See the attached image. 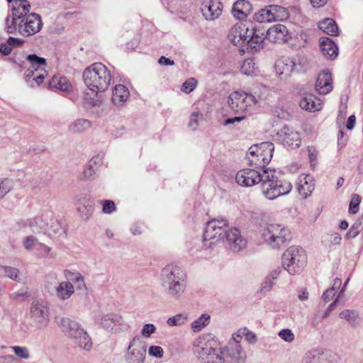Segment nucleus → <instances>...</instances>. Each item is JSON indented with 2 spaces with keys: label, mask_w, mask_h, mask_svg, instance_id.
<instances>
[{
  "label": "nucleus",
  "mask_w": 363,
  "mask_h": 363,
  "mask_svg": "<svg viewBox=\"0 0 363 363\" xmlns=\"http://www.w3.org/2000/svg\"><path fill=\"white\" fill-rule=\"evenodd\" d=\"M74 293V286L69 281H62L60 283L56 289V294L60 299L65 300L69 298Z\"/></svg>",
  "instance_id": "obj_32"
},
{
  "label": "nucleus",
  "mask_w": 363,
  "mask_h": 363,
  "mask_svg": "<svg viewBox=\"0 0 363 363\" xmlns=\"http://www.w3.org/2000/svg\"><path fill=\"white\" fill-rule=\"evenodd\" d=\"M48 76V73L45 70L40 71V74L37 77V78L33 79V82L36 83L37 85L40 84L44 79Z\"/></svg>",
  "instance_id": "obj_57"
},
{
  "label": "nucleus",
  "mask_w": 363,
  "mask_h": 363,
  "mask_svg": "<svg viewBox=\"0 0 363 363\" xmlns=\"http://www.w3.org/2000/svg\"><path fill=\"white\" fill-rule=\"evenodd\" d=\"M228 226L227 220L223 218L209 221L203 233V244L208 248L216 246L221 240Z\"/></svg>",
  "instance_id": "obj_7"
},
{
  "label": "nucleus",
  "mask_w": 363,
  "mask_h": 363,
  "mask_svg": "<svg viewBox=\"0 0 363 363\" xmlns=\"http://www.w3.org/2000/svg\"><path fill=\"white\" fill-rule=\"evenodd\" d=\"M308 263L306 252L301 247L291 246L282 255V266L291 275L303 272Z\"/></svg>",
  "instance_id": "obj_5"
},
{
  "label": "nucleus",
  "mask_w": 363,
  "mask_h": 363,
  "mask_svg": "<svg viewBox=\"0 0 363 363\" xmlns=\"http://www.w3.org/2000/svg\"><path fill=\"white\" fill-rule=\"evenodd\" d=\"M336 295V291L335 289L333 287L331 289H328L323 295V298L325 302H328L333 299V298Z\"/></svg>",
  "instance_id": "obj_52"
},
{
  "label": "nucleus",
  "mask_w": 363,
  "mask_h": 363,
  "mask_svg": "<svg viewBox=\"0 0 363 363\" xmlns=\"http://www.w3.org/2000/svg\"><path fill=\"white\" fill-rule=\"evenodd\" d=\"M279 336L285 342H291L294 339L292 331L289 329H283L279 333Z\"/></svg>",
  "instance_id": "obj_49"
},
{
  "label": "nucleus",
  "mask_w": 363,
  "mask_h": 363,
  "mask_svg": "<svg viewBox=\"0 0 363 363\" xmlns=\"http://www.w3.org/2000/svg\"><path fill=\"white\" fill-rule=\"evenodd\" d=\"M319 45H336L335 43L328 37H321L319 39Z\"/></svg>",
  "instance_id": "obj_54"
},
{
  "label": "nucleus",
  "mask_w": 363,
  "mask_h": 363,
  "mask_svg": "<svg viewBox=\"0 0 363 363\" xmlns=\"http://www.w3.org/2000/svg\"><path fill=\"white\" fill-rule=\"evenodd\" d=\"M128 89L122 84L114 86L112 91V101L116 106L123 104L129 97Z\"/></svg>",
  "instance_id": "obj_26"
},
{
  "label": "nucleus",
  "mask_w": 363,
  "mask_h": 363,
  "mask_svg": "<svg viewBox=\"0 0 363 363\" xmlns=\"http://www.w3.org/2000/svg\"><path fill=\"white\" fill-rule=\"evenodd\" d=\"M281 139L284 144L291 147H297L300 145L301 138L298 132L293 128H284L281 130Z\"/></svg>",
  "instance_id": "obj_23"
},
{
  "label": "nucleus",
  "mask_w": 363,
  "mask_h": 363,
  "mask_svg": "<svg viewBox=\"0 0 363 363\" xmlns=\"http://www.w3.org/2000/svg\"><path fill=\"white\" fill-rule=\"evenodd\" d=\"M296 189L302 199L308 198L315 189L313 177L305 173L300 174L296 183Z\"/></svg>",
  "instance_id": "obj_15"
},
{
  "label": "nucleus",
  "mask_w": 363,
  "mask_h": 363,
  "mask_svg": "<svg viewBox=\"0 0 363 363\" xmlns=\"http://www.w3.org/2000/svg\"><path fill=\"white\" fill-rule=\"evenodd\" d=\"M252 11V5L246 0H238L233 6L231 13L238 20H245Z\"/></svg>",
  "instance_id": "obj_22"
},
{
  "label": "nucleus",
  "mask_w": 363,
  "mask_h": 363,
  "mask_svg": "<svg viewBox=\"0 0 363 363\" xmlns=\"http://www.w3.org/2000/svg\"><path fill=\"white\" fill-rule=\"evenodd\" d=\"M274 150V146L272 143H261L250 146L247 155L251 164L264 167L271 162Z\"/></svg>",
  "instance_id": "obj_6"
},
{
  "label": "nucleus",
  "mask_w": 363,
  "mask_h": 363,
  "mask_svg": "<svg viewBox=\"0 0 363 363\" xmlns=\"http://www.w3.org/2000/svg\"><path fill=\"white\" fill-rule=\"evenodd\" d=\"M57 280L58 279L57 275H51L46 281V287L49 289H52L53 288V284H55Z\"/></svg>",
  "instance_id": "obj_55"
},
{
  "label": "nucleus",
  "mask_w": 363,
  "mask_h": 363,
  "mask_svg": "<svg viewBox=\"0 0 363 363\" xmlns=\"http://www.w3.org/2000/svg\"><path fill=\"white\" fill-rule=\"evenodd\" d=\"M12 350L14 353L20 358L23 359H27L29 358V352L27 348L19 346H14L12 347Z\"/></svg>",
  "instance_id": "obj_48"
},
{
  "label": "nucleus",
  "mask_w": 363,
  "mask_h": 363,
  "mask_svg": "<svg viewBox=\"0 0 363 363\" xmlns=\"http://www.w3.org/2000/svg\"><path fill=\"white\" fill-rule=\"evenodd\" d=\"M226 238L230 249L233 252H240L246 246V241L235 228H231L226 231Z\"/></svg>",
  "instance_id": "obj_21"
},
{
  "label": "nucleus",
  "mask_w": 363,
  "mask_h": 363,
  "mask_svg": "<svg viewBox=\"0 0 363 363\" xmlns=\"http://www.w3.org/2000/svg\"><path fill=\"white\" fill-rule=\"evenodd\" d=\"M187 316L182 314L178 313L174 316L169 317L167 323L169 326H178V325H182L185 324L187 322Z\"/></svg>",
  "instance_id": "obj_42"
},
{
  "label": "nucleus",
  "mask_w": 363,
  "mask_h": 363,
  "mask_svg": "<svg viewBox=\"0 0 363 363\" xmlns=\"http://www.w3.org/2000/svg\"><path fill=\"white\" fill-rule=\"evenodd\" d=\"M159 64L161 65H174V62L172 60H171L169 58H167L165 57H161L160 59H159V61H158Z\"/></svg>",
  "instance_id": "obj_60"
},
{
  "label": "nucleus",
  "mask_w": 363,
  "mask_h": 363,
  "mask_svg": "<svg viewBox=\"0 0 363 363\" xmlns=\"http://www.w3.org/2000/svg\"><path fill=\"white\" fill-rule=\"evenodd\" d=\"M226 353L233 363H245L246 362V352L240 345H237L235 347H228Z\"/></svg>",
  "instance_id": "obj_28"
},
{
  "label": "nucleus",
  "mask_w": 363,
  "mask_h": 363,
  "mask_svg": "<svg viewBox=\"0 0 363 363\" xmlns=\"http://www.w3.org/2000/svg\"><path fill=\"white\" fill-rule=\"evenodd\" d=\"M148 354L155 358H162L164 355V350L160 346L152 345L149 347Z\"/></svg>",
  "instance_id": "obj_47"
},
{
  "label": "nucleus",
  "mask_w": 363,
  "mask_h": 363,
  "mask_svg": "<svg viewBox=\"0 0 363 363\" xmlns=\"http://www.w3.org/2000/svg\"><path fill=\"white\" fill-rule=\"evenodd\" d=\"M243 328H240L237 332L234 333L232 335V338L236 342H240L242 337H244Z\"/></svg>",
  "instance_id": "obj_58"
},
{
  "label": "nucleus",
  "mask_w": 363,
  "mask_h": 363,
  "mask_svg": "<svg viewBox=\"0 0 363 363\" xmlns=\"http://www.w3.org/2000/svg\"><path fill=\"white\" fill-rule=\"evenodd\" d=\"M12 19L10 25L18 24L23 22L30 11V4L28 0H12Z\"/></svg>",
  "instance_id": "obj_17"
},
{
  "label": "nucleus",
  "mask_w": 363,
  "mask_h": 363,
  "mask_svg": "<svg viewBox=\"0 0 363 363\" xmlns=\"http://www.w3.org/2000/svg\"><path fill=\"white\" fill-rule=\"evenodd\" d=\"M201 357L206 359L208 362L217 363L219 359V350L220 348V342L215 338H208L201 344Z\"/></svg>",
  "instance_id": "obj_13"
},
{
  "label": "nucleus",
  "mask_w": 363,
  "mask_h": 363,
  "mask_svg": "<svg viewBox=\"0 0 363 363\" xmlns=\"http://www.w3.org/2000/svg\"><path fill=\"white\" fill-rule=\"evenodd\" d=\"M23 22L18 24L10 25V20L6 19L7 30L9 33L18 31L24 36H29L38 33L43 27L41 17L35 13H30L22 19Z\"/></svg>",
  "instance_id": "obj_8"
},
{
  "label": "nucleus",
  "mask_w": 363,
  "mask_h": 363,
  "mask_svg": "<svg viewBox=\"0 0 363 363\" xmlns=\"http://www.w3.org/2000/svg\"><path fill=\"white\" fill-rule=\"evenodd\" d=\"M31 314L38 328L46 327L50 318L49 304L45 301L35 303L31 308Z\"/></svg>",
  "instance_id": "obj_11"
},
{
  "label": "nucleus",
  "mask_w": 363,
  "mask_h": 363,
  "mask_svg": "<svg viewBox=\"0 0 363 363\" xmlns=\"http://www.w3.org/2000/svg\"><path fill=\"white\" fill-rule=\"evenodd\" d=\"M242 74L247 77H255L259 74V69L251 60L245 61L240 68Z\"/></svg>",
  "instance_id": "obj_36"
},
{
  "label": "nucleus",
  "mask_w": 363,
  "mask_h": 363,
  "mask_svg": "<svg viewBox=\"0 0 363 363\" xmlns=\"http://www.w3.org/2000/svg\"><path fill=\"white\" fill-rule=\"evenodd\" d=\"M322 57L326 60H334L339 55L337 47H320Z\"/></svg>",
  "instance_id": "obj_37"
},
{
  "label": "nucleus",
  "mask_w": 363,
  "mask_h": 363,
  "mask_svg": "<svg viewBox=\"0 0 363 363\" xmlns=\"http://www.w3.org/2000/svg\"><path fill=\"white\" fill-rule=\"evenodd\" d=\"M201 118V114L198 113H194L191 115V120L189 121V127H191L193 130L196 129L199 125V122Z\"/></svg>",
  "instance_id": "obj_50"
},
{
  "label": "nucleus",
  "mask_w": 363,
  "mask_h": 363,
  "mask_svg": "<svg viewBox=\"0 0 363 363\" xmlns=\"http://www.w3.org/2000/svg\"><path fill=\"white\" fill-rule=\"evenodd\" d=\"M11 52V47H0V55L2 56L7 55Z\"/></svg>",
  "instance_id": "obj_62"
},
{
  "label": "nucleus",
  "mask_w": 363,
  "mask_h": 363,
  "mask_svg": "<svg viewBox=\"0 0 363 363\" xmlns=\"http://www.w3.org/2000/svg\"><path fill=\"white\" fill-rule=\"evenodd\" d=\"M314 88L316 92L321 95L328 94L333 90V79L329 69H323L318 74Z\"/></svg>",
  "instance_id": "obj_16"
},
{
  "label": "nucleus",
  "mask_w": 363,
  "mask_h": 363,
  "mask_svg": "<svg viewBox=\"0 0 363 363\" xmlns=\"http://www.w3.org/2000/svg\"><path fill=\"white\" fill-rule=\"evenodd\" d=\"M242 332L244 333L245 340L248 344L253 345L257 342V337L254 332L250 330L247 328H243Z\"/></svg>",
  "instance_id": "obj_46"
},
{
  "label": "nucleus",
  "mask_w": 363,
  "mask_h": 363,
  "mask_svg": "<svg viewBox=\"0 0 363 363\" xmlns=\"http://www.w3.org/2000/svg\"><path fill=\"white\" fill-rule=\"evenodd\" d=\"M249 28L240 24L234 25L229 30L228 38L233 45H244L246 43Z\"/></svg>",
  "instance_id": "obj_20"
},
{
  "label": "nucleus",
  "mask_w": 363,
  "mask_h": 363,
  "mask_svg": "<svg viewBox=\"0 0 363 363\" xmlns=\"http://www.w3.org/2000/svg\"><path fill=\"white\" fill-rule=\"evenodd\" d=\"M275 72L279 77H288L292 73L298 74L305 71L304 62H294L289 58H281L276 62Z\"/></svg>",
  "instance_id": "obj_10"
},
{
  "label": "nucleus",
  "mask_w": 363,
  "mask_h": 363,
  "mask_svg": "<svg viewBox=\"0 0 363 363\" xmlns=\"http://www.w3.org/2000/svg\"><path fill=\"white\" fill-rule=\"evenodd\" d=\"M235 181L240 186L250 187L262 182V173L252 169H242L235 175Z\"/></svg>",
  "instance_id": "obj_12"
},
{
  "label": "nucleus",
  "mask_w": 363,
  "mask_h": 363,
  "mask_svg": "<svg viewBox=\"0 0 363 363\" xmlns=\"http://www.w3.org/2000/svg\"><path fill=\"white\" fill-rule=\"evenodd\" d=\"M360 202V197L358 195H353L350 203L349 212L352 214H356L358 212Z\"/></svg>",
  "instance_id": "obj_45"
},
{
  "label": "nucleus",
  "mask_w": 363,
  "mask_h": 363,
  "mask_svg": "<svg viewBox=\"0 0 363 363\" xmlns=\"http://www.w3.org/2000/svg\"><path fill=\"white\" fill-rule=\"evenodd\" d=\"M359 234L358 230H354L353 228H352L350 231L347 233V235L348 238H354Z\"/></svg>",
  "instance_id": "obj_63"
},
{
  "label": "nucleus",
  "mask_w": 363,
  "mask_h": 363,
  "mask_svg": "<svg viewBox=\"0 0 363 363\" xmlns=\"http://www.w3.org/2000/svg\"><path fill=\"white\" fill-rule=\"evenodd\" d=\"M272 6L269 5L259 11L255 15V20L259 23H270L274 21L273 18Z\"/></svg>",
  "instance_id": "obj_34"
},
{
  "label": "nucleus",
  "mask_w": 363,
  "mask_h": 363,
  "mask_svg": "<svg viewBox=\"0 0 363 363\" xmlns=\"http://www.w3.org/2000/svg\"><path fill=\"white\" fill-rule=\"evenodd\" d=\"M58 325L65 335L72 340L84 329L77 321L67 317L60 318Z\"/></svg>",
  "instance_id": "obj_18"
},
{
  "label": "nucleus",
  "mask_w": 363,
  "mask_h": 363,
  "mask_svg": "<svg viewBox=\"0 0 363 363\" xmlns=\"http://www.w3.org/2000/svg\"><path fill=\"white\" fill-rule=\"evenodd\" d=\"M318 28L324 33L332 36H337L339 33L337 26L332 18H325L318 23Z\"/></svg>",
  "instance_id": "obj_31"
},
{
  "label": "nucleus",
  "mask_w": 363,
  "mask_h": 363,
  "mask_svg": "<svg viewBox=\"0 0 363 363\" xmlns=\"http://www.w3.org/2000/svg\"><path fill=\"white\" fill-rule=\"evenodd\" d=\"M211 320V315L208 313H202L199 318L195 319L191 324V328L194 333H199L207 327Z\"/></svg>",
  "instance_id": "obj_33"
},
{
  "label": "nucleus",
  "mask_w": 363,
  "mask_h": 363,
  "mask_svg": "<svg viewBox=\"0 0 363 363\" xmlns=\"http://www.w3.org/2000/svg\"><path fill=\"white\" fill-rule=\"evenodd\" d=\"M223 4L220 0H203L200 10L206 21L217 19L223 12Z\"/></svg>",
  "instance_id": "obj_14"
},
{
  "label": "nucleus",
  "mask_w": 363,
  "mask_h": 363,
  "mask_svg": "<svg viewBox=\"0 0 363 363\" xmlns=\"http://www.w3.org/2000/svg\"><path fill=\"white\" fill-rule=\"evenodd\" d=\"M13 189V182L8 179H0V199H4Z\"/></svg>",
  "instance_id": "obj_41"
},
{
  "label": "nucleus",
  "mask_w": 363,
  "mask_h": 363,
  "mask_svg": "<svg viewBox=\"0 0 363 363\" xmlns=\"http://www.w3.org/2000/svg\"><path fill=\"white\" fill-rule=\"evenodd\" d=\"M256 226L264 242L272 247H279L291 239L290 231L281 225L268 223L261 219L257 221Z\"/></svg>",
  "instance_id": "obj_3"
},
{
  "label": "nucleus",
  "mask_w": 363,
  "mask_h": 363,
  "mask_svg": "<svg viewBox=\"0 0 363 363\" xmlns=\"http://www.w3.org/2000/svg\"><path fill=\"white\" fill-rule=\"evenodd\" d=\"M348 226H349V224L346 220L342 221L340 224V229H342L343 230H346L348 228Z\"/></svg>",
  "instance_id": "obj_64"
},
{
  "label": "nucleus",
  "mask_w": 363,
  "mask_h": 363,
  "mask_svg": "<svg viewBox=\"0 0 363 363\" xmlns=\"http://www.w3.org/2000/svg\"><path fill=\"white\" fill-rule=\"evenodd\" d=\"M83 81L86 87L92 93L100 94L106 91L111 82V74L102 63L96 62L86 67L83 72Z\"/></svg>",
  "instance_id": "obj_2"
},
{
  "label": "nucleus",
  "mask_w": 363,
  "mask_h": 363,
  "mask_svg": "<svg viewBox=\"0 0 363 363\" xmlns=\"http://www.w3.org/2000/svg\"><path fill=\"white\" fill-rule=\"evenodd\" d=\"M265 40H267V38L264 32L257 29H249L246 41L247 45L264 43Z\"/></svg>",
  "instance_id": "obj_30"
},
{
  "label": "nucleus",
  "mask_w": 363,
  "mask_h": 363,
  "mask_svg": "<svg viewBox=\"0 0 363 363\" xmlns=\"http://www.w3.org/2000/svg\"><path fill=\"white\" fill-rule=\"evenodd\" d=\"M299 105L302 109L309 112L318 111L321 110L323 107L321 100L311 95L302 97L300 100Z\"/></svg>",
  "instance_id": "obj_25"
},
{
  "label": "nucleus",
  "mask_w": 363,
  "mask_h": 363,
  "mask_svg": "<svg viewBox=\"0 0 363 363\" xmlns=\"http://www.w3.org/2000/svg\"><path fill=\"white\" fill-rule=\"evenodd\" d=\"M273 9V18L274 21H284L289 17V13L284 7L278 5H272Z\"/></svg>",
  "instance_id": "obj_40"
},
{
  "label": "nucleus",
  "mask_w": 363,
  "mask_h": 363,
  "mask_svg": "<svg viewBox=\"0 0 363 363\" xmlns=\"http://www.w3.org/2000/svg\"><path fill=\"white\" fill-rule=\"evenodd\" d=\"M245 118V117L243 116L229 118L225 121L224 125H227L233 124L235 122H241V121H244Z\"/></svg>",
  "instance_id": "obj_59"
},
{
  "label": "nucleus",
  "mask_w": 363,
  "mask_h": 363,
  "mask_svg": "<svg viewBox=\"0 0 363 363\" xmlns=\"http://www.w3.org/2000/svg\"><path fill=\"white\" fill-rule=\"evenodd\" d=\"M23 245L27 250L35 249L42 250L45 253H50L51 248L48 245L40 243L38 240L32 236H27L23 239Z\"/></svg>",
  "instance_id": "obj_29"
},
{
  "label": "nucleus",
  "mask_w": 363,
  "mask_h": 363,
  "mask_svg": "<svg viewBox=\"0 0 363 363\" xmlns=\"http://www.w3.org/2000/svg\"><path fill=\"white\" fill-rule=\"evenodd\" d=\"M261 190L264 196L269 200L289 194L292 190L291 182L279 179L274 171L264 170L262 172Z\"/></svg>",
  "instance_id": "obj_4"
},
{
  "label": "nucleus",
  "mask_w": 363,
  "mask_h": 363,
  "mask_svg": "<svg viewBox=\"0 0 363 363\" xmlns=\"http://www.w3.org/2000/svg\"><path fill=\"white\" fill-rule=\"evenodd\" d=\"M313 7H321L323 6L328 1V0H310Z\"/></svg>",
  "instance_id": "obj_61"
},
{
  "label": "nucleus",
  "mask_w": 363,
  "mask_h": 363,
  "mask_svg": "<svg viewBox=\"0 0 363 363\" xmlns=\"http://www.w3.org/2000/svg\"><path fill=\"white\" fill-rule=\"evenodd\" d=\"M287 28L284 25L277 24L268 29L266 38L269 43L283 44L287 40Z\"/></svg>",
  "instance_id": "obj_19"
},
{
  "label": "nucleus",
  "mask_w": 363,
  "mask_h": 363,
  "mask_svg": "<svg viewBox=\"0 0 363 363\" xmlns=\"http://www.w3.org/2000/svg\"><path fill=\"white\" fill-rule=\"evenodd\" d=\"M27 59L30 62V68L27 70L26 77H30L35 72L44 71L46 68V60L36 55H29Z\"/></svg>",
  "instance_id": "obj_24"
},
{
  "label": "nucleus",
  "mask_w": 363,
  "mask_h": 363,
  "mask_svg": "<svg viewBox=\"0 0 363 363\" xmlns=\"http://www.w3.org/2000/svg\"><path fill=\"white\" fill-rule=\"evenodd\" d=\"M64 275L67 279L73 281L78 284V287L79 289H83L85 287L84 279L79 273L74 272L69 270H65L64 272Z\"/></svg>",
  "instance_id": "obj_38"
},
{
  "label": "nucleus",
  "mask_w": 363,
  "mask_h": 363,
  "mask_svg": "<svg viewBox=\"0 0 363 363\" xmlns=\"http://www.w3.org/2000/svg\"><path fill=\"white\" fill-rule=\"evenodd\" d=\"M50 86L52 88L62 91H68L71 88L70 84L65 78L62 77H54L50 81Z\"/></svg>",
  "instance_id": "obj_39"
},
{
  "label": "nucleus",
  "mask_w": 363,
  "mask_h": 363,
  "mask_svg": "<svg viewBox=\"0 0 363 363\" xmlns=\"http://www.w3.org/2000/svg\"><path fill=\"white\" fill-rule=\"evenodd\" d=\"M72 341L84 350H90L93 346L92 340L85 329L80 332Z\"/></svg>",
  "instance_id": "obj_27"
},
{
  "label": "nucleus",
  "mask_w": 363,
  "mask_h": 363,
  "mask_svg": "<svg viewBox=\"0 0 363 363\" xmlns=\"http://www.w3.org/2000/svg\"><path fill=\"white\" fill-rule=\"evenodd\" d=\"M0 276L15 281H21L22 277L19 269L12 267H0Z\"/></svg>",
  "instance_id": "obj_35"
},
{
  "label": "nucleus",
  "mask_w": 363,
  "mask_h": 363,
  "mask_svg": "<svg viewBox=\"0 0 363 363\" xmlns=\"http://www.w3.org/2000/svg\"><path fill=\"white\" fill-rule=\"evenodd\" d=\"M197 86V82L196 79L191 78L184 82L182 86V91L186 94L191 93L193 91Z\"/></svg>",
  "instance_id": "obj_44"
},
{
  "label": "nucleus",
  "mask_w": 363,
  "mask_h": 363,
  "mask_svg": "<svg viewBox=\"0 0 363 363\" xmlns=\"http://www.w3.org/2000/svg\"><path fill=\"white\" fill-rule=\"evenodd\" d=\"M161 286L174 298H180L186 291L187 274L176 264L167 265L161 272Z\"/></svg>",
  "instance_id": "obj_1"
},
{
  "label": "nucleus",
  "mask_w": 363,
  "mask_h": 363,
  "mask_svg": "<svg viewBox=\"0 0 363 363\" xmlns=\"http://www.w3.org/2000/svg\"><path fill=\"white\" fill-rule=\"evenodd\" d=\"M355 316V313L350 310H345L340 313V317L341 318L345 319L348 321H353Z\"/></svg>",
  "instance_id": "obj_51"
},
{
  "label": "nucleus",
  "mask_w": 363,
  "mask_h": 363,
  "mask_svg": "<svg viewBox=\"0 0 363 363\" xmlns=\"http://www.w3.org/2000/svg\"><path fill=\"white\" fill-rule=\"evenodd\" d=\"M115 208V204L112 201H106L103 205V211L105 213H111Z\"/></svg>",
  "instance_id": "obj_53"
},
{
  "label": "nucleus",
  "mask_w": 363,
  "mask_h": 363,
  "mask_svg": "<svg viewBox=\"0 0 363 363\" xmlns=\"http://www.w3.org/2000/svg\"><path fill=\"white\" fill-rule=\"evenodd\" d=\"M155 331L156 327L153 323H146L143 326L140 335L145 338H149Z\"/></svg>",
  "instance_id": "obj_43"
},
{
  "label": "nucleus",
  "mask_w": 363,
  "mask_h": 363,
  "mask_svg": "<svg viewBox=\"0 0 363 363\" xmlns=\"http://www.w3.org/2000/svg\"><path fill=\"white\" fill-rule=\"evenodd\" d=\"M228 104L234 112L242 113L255 106L257 100L252 94L243 91H233L228 96Z\"/></svg>",
  "instance_id": "obj_9"
},
{
  "label": "nucleus",
  "mask_w": 363,
  "mask_h": 363,
  "mask_svg": "<svg viewBox=\"0 0 363 363\" xmlns=\"http://www.w3.org/2000/svg\"><path fill=\"white\" fill-rule=\"evenodd\" d=\"M356 124V117L354 115H351L349 116L347 123H346V128L347 130H352L354 128Z\"/></svg>",
  "instance_id": "obj_56"
}]
</instances>
